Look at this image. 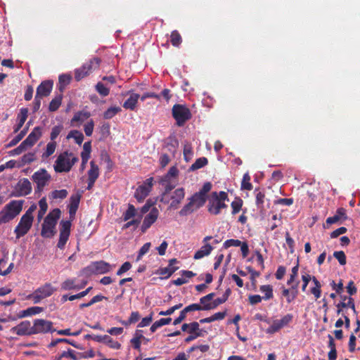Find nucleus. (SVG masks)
Here are the masks:
<instances>
[{"instance_id": "1", "label": "nucleus", "mask_w": 360, "mask_h": 360, "mask_svg": "<svg viewBox=\"0 0 360 360\" xmlns=\"http://www.w3.org/2000/svg\"><path fill=\"white\" fill-rule=\"evenodd\" d=\"M228 194L225 191L212 192L208 200L207 211L212 215H218L221 210L226 209V201H229Z\"/></svg>"}, {"instance_id": "2", "label": "nucleus", "mask_w": 360, "mask_h": 360, "mask_svg": "<svg viewBox=\"0 0 360 360\" xmlns=\"http://www.w3.org/2000/svg\"><path fill=\"white\" fill-rule=\"evenodd\" d=\"M79 159L73 153L64 151L58 156L53 165L57 173L68 172Z\"/></svg>"}, {"instance_id": "3", "label": "nucleus", "mask_w": 360, "mask_h": 360, "mask_svg": "<svg viewBox=\"0 0 360 360\" xmlns=\"http://www.w3.org/2000/svg\"><path fill=\"white\" fill-rule=\"evenodd\" d=\"M110 271V264L103 260H100L91 262L82 269V273L86 276H91L92 274H104Z\"/></svg>"}, {"instance_id": "4", "label": "nucleus", "mask_w": 360, "mask_h": 360, "mask_svg": "<svg viewBox=\"0 0 360 360\" xmlns=\"http://www.w3.org/2000/svg\"><path fill=\"white\" fill-rule=\"evenodd\" d=\"M56 290L51 283H46L44 285L38 288L33 293L28 295L27 298L32 300L34 304L39 303L43 299L50 297Z\"/></svg>"}, {"instance_id": "5", "label": "nucleus", "mask_w": 360, "mask_h": 360, "mask_svg": "<svg viewBox=\"0 0 360 360\" xmlns=\"http://www.w3.org/2000/svg\"><path fill=\"white\" fill-rule=\"evenodd\" d=\"M172 116L179 127H182L191 118L190 110L184 105L175 104L172 107Z\"/></svg>"}, {"instance_id": "6", "label": "nucleus", "mask_w": 360, "mask_h": 360, "mask_svg": "<svg viewBox=\"0 0 360 360\" xmlns=\"http://www.w3.org/2000/svg\"><path fill=\"white\" fill-rule=\"evenodd\" d=\"M55 331L56 330L53 328V323L52 321L43 319H37L33 321L32 331L31 333L35 335L39 333L46 334Z\"/></svg>"}, {"instance_id": "7", "label": "nucleus", "mask_w": 360, "mask_h": 360, "mask_svg": "<svg viewBox=\"0 0 360 360\" xmlns=\"http://www.w3.org/2000/svg\"><path fill=\"white\" fill-rule=\"evenodd\" d=\"M51 175L45 169H40L35 172L32 176L33 181L37 184L35 192L41 193L51 180Z\"/></svg>"}, {"instance_id": "8", "label": "nucleus", "mask_w": 360, "mask_h": 360, "mask_svg": "<svg viewBox=\"0 0 360 360\" xmlns=\"http://www.w3.org/2000/svg\"><path fill=\"white\" fill-rule=\"evenodd\" d=\"M292 320L293 315L291 314H287L281 319L274 320L272 324L266 328V333L271 335L274 334L283 328L288 326Z\"/></svg>"}, {"instance_id": "9", "label": "nucleus", "mask_w": 360, "mask_h": 360, "mask_svg": "<svg viewBox=\"0 0 360 360\" xmlns=\"http://www.w3.org/2000/svg\"><path fill=\"white\" fill-rule=\"evenodd\" d=\"M71 221L69 220H62L60 222V236L57 247L63 250L70 235Z\"/></svg>"}, {"instance_id": "10", "label": "nucleus", "mask_w": 360, "mask_h": 360, "mask_svg": "<svg viewBox=\"0 0 360 360\" xmlns=\"http://www.w3.org/2000/svg\"><path fill=\"white\" fill-rule=\"evenodd\" d=\"M188 200V202L186 203L179 212V214L181 217H186L192 214L205 205L202 202L198 201V198H197L194 195Z\"/></svg>"}, {"instance_id": "11", "label": "nucleus", "mask_w": 360, "mask_h": 360, "mask_svg": "<svg viewBox=\"0 0 360 360\" xmlns=\"http://www.w3.org/2000/svg\"><path fill=\"white\" fill-rule=\"evenodd\" d=\"M33 219L34 217H28L27 215L22 216L20 222L14 230L16 238L19 239L27 233L32 226Z\"/></svg>"}, {"instance_id": "12", "label": "nucleus", "mask_w": 360, "mask_h": 360, "mask_svg": "<svg viewBox=\"0 0 360 360\" xmlns=\"http://www.w3.org/2000/svg\"><path fill=\"white\" fill-rule=\"evenodd\" d=\"M32 188L30 181L27 179L23 178L15 185L11 193V196L21 197L27 195L32 192Z\"/></svg>"}, {"instance_id": "13", "label": "nucleus", "mask_w": 360, "mask_h": 360, "mask_svg": "<svg viewBox=\"0 0 360 360\" xmlns=\"http://www.w3.org/2000/svg\"><path fill=\"white\" fill-rule=\"evenodd\" d=\"M153 178L147 179L141 185L136 188L134 197L138 202H141L149 195L153 187Z\"/></svg>"}, {"instance_id": "14", "label": "nucleus", "mask_w": 360, "mask_h": 360, "mask_svg": "<svg viewBox=\"0 0 360 360\" xmlns=\"http://www.w3.org/2000/svg\"><path fill=\"white\" fill-rule=\"evenodd\" d=\"M159 216V210L157 207H153L151 208L150 212L146 214L143 219L141 231L145 233L158 219Z\"/></svg>"}, {"instance_id": "15", "label": "nucleus", "mask_w": 360, "mask_h": 360, "mask_svg": "<svg viewBox=\"0 0 360 360\" xmlns=\"http://www.w3.org/2000/svg\"><path fill=\"white\" fill-rule=\"evenodd\" d=\"M11 331L20 336L33 335V333H31L32 331V326H31V323L29 321L20 322L18 325L13 327Z\"/></svg>"}, {"instance_id": "16", "label": "nucleus", "mask_w": 360, "mask_h": 360, "mask_svg": "<svg viewBox=\"0 0 360 360\" xmlns=\"http://www.w3.org/2000/svg\"><path fill=\"white\" fill-rule=\"evenodd\" d=\"M53 86L51 80L43 81L37 88L36 95L39 98L47 97L50 95Z\"/></svg>"}, {"instance_id": "17", "label": "nucleus", "mask_w": 360, "mask_h": 360, "mask_svg": "<svg viewBox=\"0 0 360 360\" xmlns=\"http://www.w3.org/2000/svg\"><path fill=\"white\" fill-rule=\"evenodd\" d=\"M62 356H69L73 360H79L81 359L93 358L95 356V353L94 350L91 349L87 352H78L75 354L73 350L68 349L67 352H64L62 354Z\"/></svg>"}, {"instance_id": "18", "label": "nucleus", "mask_w": 360, "mask_h": 360, "mask_svg": "<svg viewBox=\"0 0 360 360\" xmlns=\"http://www.w3.org/2000/svg\"><path fill=\"white\" fill-rule=\"evenodd\" d=\"M24 202L25 200H13L6 204L5 207L15 218L21 212Z\"/></svg>"}, {"instance_id": "19", "label": "nucleus", "mask_w": 360, "mask_h": 360, "mask_svg": "<svg viewBox=\"0 0 360 360\" xmlns=\"http://www.w3.org/2000/svg\"><path fill=\"white\" fill-rule=\"evenodd\" d=\"M41 136V129L39 127H36L33 129L32 132L28 135V136L23 141L24 144L28 148L33 146L35 143L40 139Z\"/></svg>"}, {"instance_id": "20", "label": "nucleus", "mask_w": 360, "mask_h": 360, "mask_svg": "<svg viewBox=\"0 0 360 360\" xmlns=\"http://www.w3.org/2000/svg\"><path fill=\"white\" fill-rule=\"evenodd\" d=\"M215 296V294L214 292H211L207 294V295L202 297L200 299V304L201 305V310H211L216 309V305L214 303V300H212L214 297Z\"/></svg>"}, {"instance_id": "21", "label": "nucleus", "mask_w": 360, "mask_h": 360, "mask_svg": "<svg viewBox=\"0 0 360 360\" xmlns=\"http://www.w3.org/2000/svg\"><path fill=\"white\" fill-rule=\"evenodd\" d=\"M81 195L76 193L72 195L70 198V204L68 205L69 214L72 219L75 218L77 210H78Z\"/></svg>"}, {"instance_id": "22", "label": "nucleus", "mask_w": 360, "mask_h": 360, "mask_svg": "<svg viewBox=\"0 0 360 360\" xmlns=\"http://www.w3.org/2000/svg\"><path fill=\"white\" fill-rule=\"evenodd\" d=\"M212 188V184L210 182H206L203 184L202 187L199 191L195 193L193 195L200 200L199 201L202 202L205 204L207 200V193L210 191Z\"/></svg>"}, {"instance_id": "23", "label": "nucleus", "mask_w": 360, "mask_h": 360, "mask_svg": "<svg viewBox=\"0 0 360 360\" xmlns=\"http://www.w3.org/2000/svg\"><path fill=\"white\" fill-rule=\"evenodd\" d=\"M28 116V109L22 108L20 109V112L18 115V124L13 127V132L17 133L25 124Z\"/></svg>"}, {"instance_id": "24", "label": "nucleus", "mask_w": 360, "mask_h": 360, "mask_svg": "<svg viewBox=\"0 0 360 360\" xmlns=\"http://www.w3.org/2000/svg\"><path fill=\"white\" fill-rule=\"evenodd\" d=\"M56 226L53 224L44 221L41 226V236L44 238H51L56 234Z\"/></svg>"}, {"instance_id": "25", "label": "nucleus", "mask_w": 360, "mask_h": 360, "mask_svg": "<svg viewBox=\"0 0 360 360\" xmlns=\"http://www.w3.org/2000/svg\"><path fill=\"white\" fill-rule=\"evenodd\" d=\"M346 210L343 207H340L337 210L335 214L333 217H328L326 219V223L328 224H333L340 219H346Z\"/></svg>"}, {"instance_id": "26", "label": "nucleus", "mask_w": 360, "mask_h": 360, "mask_svg": "<svg viewBox=\"0 0 360 360\" xmlns=\"http://www.w3.org/2000/svg\"><path fill=\"white\" fill-rule=\"evenodd\" d=\"M139 98L140 95L139 94H131L130 96L124 102L123 108L125 109L134 110L136 108Z\"/></svg>"}, {"instance_id": "27", "label": "nucleus", "mask_w": 360, "mask_h": 360, "mask_svg": "<svg viewBox=\"0 0 360 360\" xmlns=\"http://www.w3.org/2000/svg\"><path fill=\"white\" fill-rule=\"evenodd\" d=\"M91 114L90 112L83 109L82 110L78 111L75 113L73 117L71 120V123L74 124L76 122L82 123L86 120L91 117Z\"/></svg>"}, {"instance_id": "28", "label": "nucleus", "mask_w": 360, "mask_h": 360, "mask_svg": "<svg viewBox=\"0 0 360 360\" xmlns=\"http://www.w3.org/2000/svg\"><path fill=\"white\" fill-rule=\"evenodd\" d=\"M212 250L213 247L210 244L206 243L203 246H202L200 250L195 252L193 258L195 259H200L204 257L205 256L209 255Z\"/></svg>"}, {"instance_id": "29", "label": "nucleus", "mask_w": 360, "mask_h": 360, "mask_svg": "<svg viewBox=\"0 0 360 360\" xmlns=\"http://www.w3.org/2000/svg\"><path fill=\"white\" fill-rule=\"evenodd\" d=\"M84 285H79L75 283V279L68 278L61 283V289L63 290H80Z\"/></svg>"}, {"instance_id": "30", "label": "nucleus", "mask_w": 360, "mask_h": 360, "mask_svg": "<svg viewBox=\"0 0 360 360\" xmlns=\"http://www.w3.org/2000/svg\"><path fill=\"white\" fill-rule=\"evenodd\" d=\"M336 307H337V314H341V312L342 311V309L347 308V307L351 308L353 310L354 313H355V314L356 313L354 299L351 297H348L347 302H340L336 305Z\"/></svg>"}, {"instance_id": "31", "label": "nucleus", "mask_w": 360, "mask_h": 360, "mask_svg": "<svg viewBox=\"0 0 360 360\" xmlns=\"http://www.w3.org/2000/svg\"><path fill=\"white\" fill-rule=\"evenodd\" d=\"M179 146L178 140L174 137H169L166 141L165 148L173 155H175L176 148Z\"/></svg>"}, {"instance_id": "32", "label": "nucleus", "mask_w": 360, "mask_h": 360, "mask_svg": "<svg viewBox=\"0 0 360 360\" xmlns=\"http://www.w3.org/2000/svg\"><path fill=\"white\" fill-rule=\"evenodd\" d=\"M178 269V266H172L169 264L167 267L160 268L156 274L161 276L163 278H168Z\"/></svg>"}, {"instance_id": "33", "label": "nucleus", "mask_w": 360, "mask_h": 360, "mask_svg": "<svg viewBox=\"0 0 360 360\" xmlns=\"http://www.w3.org/2000/svg\"><path fill=\"white\" fill-rule=\"evenodd\" d=\"M100 58L95 57L91 59L88 63L84 64L82 67L83 70H84L87 74H89L92 70L98 68L100 65Z\"/></svg>"}, {"instance_id": "34", "label": "nucleus", "mask_w": 360, "mask_h": 360, "mask_svg": "<svg viewBox=\"0 0 360 360\" xmlns=\"http://www.w3.org/2000/svg\"><path fill=\"white\" fill-rule=\"evenodd\" d=\"M99 176V168L94 161H91L90 169L88 171V179L96 181Z\"/></svg>"}, {"instance_id": "35", "label": "nucleus", "mask_w": 360, "mask_h": 360, "mask_svg": "<svg viewBox=\"0 0 360 360\" xmlns=\"http://www.w3.org/2000/svg\"><path fill=\"white\" fill-rule=\"evenodd\" d=\"M63 99V94H60L57 95L54 98L51 100L49 105V110L50 112L56 111L60 106Z\"/></svg>"}, {"instance_id": "36", "label": "nucleus", "mask_w": 360, "mask_h": 360, "mask_svg": "<svg viewBox=\"0 0 360 360\" xmlns=\"http://www.w3.org/2000/svg\"><path fill=\"white\" fill-rule=\"evenodd\" d=\"M208 164V160L205 157L199 158L195 160V162L190 167L189 171H195L202 168Z\"/></svg>"}, {"instance_id": "37", "label": "nucleus", "mask_w": 360, "mask_h": 360, "mask_svg": "<svg viewBox=\"0 0 360 360\" xmlns=\"http://www.w3.org/2000/svg\"><path fill=\"white\" fill-rule=\"evenodd\" d=\"M57 146L56 141H50L47 143L46 150L43 153L41 157L43 159H46L49 157H50L51 155H53L56 150Z\"/></svg>"}, {"instance_id": "38", "label": "nucleus", "mask_w": 360, "mask_h": 360, "mask_svg": "<svg viewBox=\"0 0 360 360\" xmlns=\"http://www.w3.org/2000/svg\"><path fill=\"white\" fill-rule=\"evenodd\" d=\"M256 193V200L255 203L259 210L261 211L265 210L264 209V200H265V194L264 192L255 190Z\"/></svg>"}, {"instance_id": "39", "label": "nucleus", "mask_w": 360, "mask_h": 360, "mask_svg": "<svg viewBox=\"0 0 360 360\" xmlns=\"http://www.w3.org/2000/svg\"><path fill=\"white\" fill-rule=\"evenodd\" d=\"M311 281L314 283V287L311 288V292L316 299H319L321 295V285L315 276L311 277Z\"/></svg>"}, {"instance_id": "40", "label": "nucleus", "mask_w": 360, "mask_h": 360, "mask_svg": "<svg viewBox=\"0 0 360 360\" xmlns=\"http://www.w3.org/2000/svg\"><path fill=\"white\" fill-rule=\"evenodd\" d=\"M71 77L68 75H61L58 78V88L59 91L62 93L65 86L70 82Z\"/></svg>"}, {"instance_id": "41", "label": "nucleus", "mask_w": 360, "mask_h": 360, "mask_svg": "<svg viewBox=\"0 0 360 360\" xmlns=\"http://www.w3.org/2000/svg\"><path fill=\"white\" fill-rule=\"evenodd\" d=\"M137 211L134 205L128 204L127 210L123 213L122 217L124 221H127L136 215Z\"/></svg>"}, {"instance_id": "42", "label": "nucleus", "mask_w": 360, "mask_h": 360, "mask_svg": "<svg viewBox=\"0 0 360 360\" xmlns=\"http://www.w3.org/2000/svg\"><path fill=\"white\" fill-rule=\"evenodd\" d=\"M39 210L38 211L37 219L39 221H40L44 217L48 209V205L45 197H43L39 201Z\"/></svg>"}, {"instance_id": "43", "label": "nucleus", "mask_w": 360, "mask_h": 360, "mask_svg": "<svg viewBox=\"0 0 360 360\" xmlns=\"http://www.w3.org/2000/svg\"><path fill=\"white\" fill-rule=\"evenodd\" d=\"M13 219V216L5 207L0 211V225L8 223Z\"/></svg>"}, {"instance_id": "44", "label": "nucleus", "mask_w": 360, "mask_h": 360, "mask_svg": "<svg viewBox=\"0 0 360 360\" xmlns=\"http://www.w3.org/2000/svg\"><path fill=\"white\" fill-rule=\"evenodd\" d=\"M121 110L122 109L119 106L110 107L103 112V118L105 120H110L118 112H121Z\"/></svg>"}, {"instance_id": "45", "label": "nucleus", "mask_w": 360, "mask_h": 360, "mask_svg": "<svg viewBox=\"0 0 360 360\" xmlns=\"http://www.w3.org/2000/svg\"><path fill=\"white\" fill-rule=\"evenodd\" d=\"M70 138H73L76 143H77L78 145H81L84 140V135L79 131L72 130L69 132V134L67 136L68 139Z\"/></svg>"}, {"instance_id": "46", "label": "nucleus", "mask_w": 360, "mask_h": 360, "mask_svg": "<svg viewBox=\"0 0 360 360\" xmlns=\"http://www.w3.org/2000/svg\"><path fill=\"white\" fill-rule=\"evenodd\" d=\"M170 41L173 46L179 47L182 43V38L177 30H173L170 35Z\"/></svg>"}, {"instance_id": "47", "label": "nucleus", "mask_w": 360, "mask_h": 360, "mask_svg": "<svg viewBox=\"0 0 360 360\" xmlns=\"http://www.w3.org/2000/svg\"><path fill=\"white\" fill-rule=\"evenodd\" d=\"M91 151V141H87L84 143L83 150L81 153L82 160H89L90 158V153Z\"/></svg>"}, {"instance_id": "48", "label": "nucleus", "mask_w": 360, "mask_h": 360, "mask_svg": "<svg viewBox=\"0 0 360 360\" xmlns=\"http://www.w3.org/2000/svg\"><path fill=\"white\" fill-rule=\"evenodd\" d=\"M64 127L62 124L56 125L52 127L51 134H50V139L51 141H56L57 137L60 135V134L63 131Z\"/></svg>"}, {"instance_id": "49", "label": "nucleus", "mask_w": 360, "mask_h": 360, "mask_svg": "<svg viewBox=\"0 0 360 360\" xmlns=\"http://www.w3.org/2000/svg\"><path fill=\"white\" fill-rule=\"evenodd\" d=\"M260 291L264 293V296L263 299L265 300H268L271 299L274 297L273 294V288L270 285H263L260 286Z\"/></svg>"}, {"instance_id": "50", "label": "nucleus", "mask_w": 360, "mask_h": 360, "mask_svg": "<svg viewBox=\"0 0 360 360\" xmlns=\"http://www.w3.org/2000/svg\"><path fill=\"white\" fill-rule=\"evenodd\" d=\"M103 342L114 349H119L121 347L120 343H119L117 341L114 340L110 336L108 335H104V340Z\"/></svg>"}, {"instance_id": "51", "label": "nucleus", "mask_w": 360, "mask_h": 360, "mask_svg": "<svg viewBox=\"0 0 360 360\" xmlns=\"http://www.w3.org/2000/svg\"><path fill=\"white\" fill-rule=\"evenodd\" d=\"M7 264V259H0V275L6 276L8 274L13 268V263H11L7 269H4Z\"/></svg>"}, {"instance_id": "52", "label": "nucleus", "mask_w": 360, "mask_h": 360, "mask_svg": "<svg viewBox=\"0 0 360 360\" xmlns=\"http://www.w3.org/2000/svg\"><path fill=\"white\" fill-rule=\"evenodd\" d=\"M27 131V128H25L15 136L7 145V147H13L15 146L17 143H18L25 136Z\"/></svg>"}, {"instance_id": "53", "label": "nucleus", "mask_w": 360, "mask_h": 360, "mask_svg": "<svg viewBox=\"0 0 360 360\" xmlns=\"http://www.w3.org/2000/svg\"><path fill=\"white\" fill-rule=\"evenodd\" d=\"M243 205V201L240 198H236L235 200H233L231 204L232 208L231 214L235 215L238 213L240 211Z\"/></svg>"}, {"instance_id": "54", "label": "nucleus", "mask_w": 360, "mask_h": 360, "mask_svg": "<svg viewBox=\"0 0 360 360\" xmlns=\"http://www.w3.org/2000/svg\"><path fill=\"white\" fill-rule=\"evenodd\" d=\"M193 156L192 146L190 143L186 142L184 146V157L186 162H189Z\"/></svg>"}, {"instance_id": "55", "label": "nucleus", "mask_w": 360, "mask_h": 360, "mask_svg": "<svg viewBox=\"0 0 360 360\" xmlns=\"http://www.w3.org/2000/svg\"><path fill=\"white\" fill-rule=\"evenodd\" d=\"M250 176L248 173H245L243 175V180L241 182V189L251 191L252 189V185L250 183Z\"/></svg>"}, {"instance_id": "56", "label": "nucleus", "mask_w": 360, "mask_h": 360, "mask_svg": "<svg viewBox=\"0 0 360 360\" xmlns=\"http://www.w3.org/2000/svg\"><path fill=\"white\" fill-rule=\"evenodd\" d=\"M60 342H66L77 349H80V347L78 345H77L72 341H71L68 339H66V338H58V339L52 340L50 342V344L49 345V347H50V348L56 346L57 344H60Z\"/></svg>"}, {"instance_id": "57", "label": "nucleus", "mask_w": 360, "mask_h": 360, "mask_svg": "<svg viewBox=\"0 0 360 360\" xmlns=\"http://www.w3.org/2000/svg\"><path fill=\"white\" fill-rule=\"evenodd\" d=\"M185 197V191L183 188H179L176 189L171 197V199H174L178 202H181Z\"/></svg>"}, {"instance_id": "58", "label": "nucleus", "mask_w": 360, "mask_h": 360, "mask_svg": "<svg viewBox=\"0 0 360 360\" xmlns=\"http://www.w3.org/2000/svg\"><path fill=\"white\" fill-rule=\"evenodd\" d=\"M231 290L230 288H227L224 295L222 296H221V297H218L217 299L214 300V303H215V305H216V308L224 303L226 302V300H228L229 297L231 295Z\"/></svg>"}, {"instance_id": "59", "label": "nucleus", "mask_w": 360, "mask_h": 360, "mask_svg": "<svg viewBox=\"0 0 360 360\" xmlns=\"http://www.w3.org/2000/svg\"><path fill=\"white\" fill-rule=\"evenodd\" d=\"M67 195L68 191L65 189H61L52 191L50 197L53 199H64Z\"/></svg>"}, {"instance_id": "60", "label": "nucleus", "mask_w": 360, "mask_h": 360, "mask_svg": "<svg viewBox=\"0 0 360 360\" xmlns=\"http://www.w3.org/2000/svg\"><path fill=\"white\" fill-rule=\"evenodd\" d=\"M155 202H156V200H154L153 199L150 198V199L147 200L146 204L141 208V214L140 215V217H142V216L144 214L147 213L152 207H153Z\"/></svg>"}, {"instance_id": "61", "label": "nucleus", "mask_w": 360, "mask_h": 360, "mask_svg": "<svg viewBox=\"0 0 360 360\" xmlns=\"http://www.w3.org/2000/svg\"><path fill=\"white\" fill-rule=\"evenodd\" d=\"M300 281H297L294 284L290 286L291 298L288 300V303L292 302L298 295V285Z\"/></svg>"}, {"instance_id": "62", "label": "nucleus", "mask_w": 360, "mask_h": 360, "mask_svg": "<svg viewBox=\"0 0 360 360\" xmlns=\"http://www.w3.org/2000/svg\"><path fill=\"white\" fill-rule=\"evenodd\" d=\"M98 93L102 96H106L110 93V89L107 88L103 83L98 82L96 86Z\"/></svg>"}, {"instance_id": "63", "label": "nucleus", "mask_w": 360, "mask_h": 360, "mask_svg": "<svg viewBox=\"0 0 360 360\" xmlns=\"http://www.w3.org/2000/svg\"><path fill=\"white\" fill-rule=\"evenodd\" d=\"M333 256L338 260L340 265H345L346 264V255L343 251H335L333 252Z\"/></svg>"}, {"instance_id": "64", "label": "nucleus", "mask_w": 360, "mask_h": 360, "mask_svg": "<svg viewBox=\"0 0 360 360\" xmlns=\"http://www.w3.org/2000/svg\"><path fill=\"white\" fill-rule=\"evenodd\" d=\"M94 122L93 120H90L89 121L87 122L86 124H85V125L84 127V130L85 134L87 136H91L93 131H94Z\"/></svg>"}]
</instances>
